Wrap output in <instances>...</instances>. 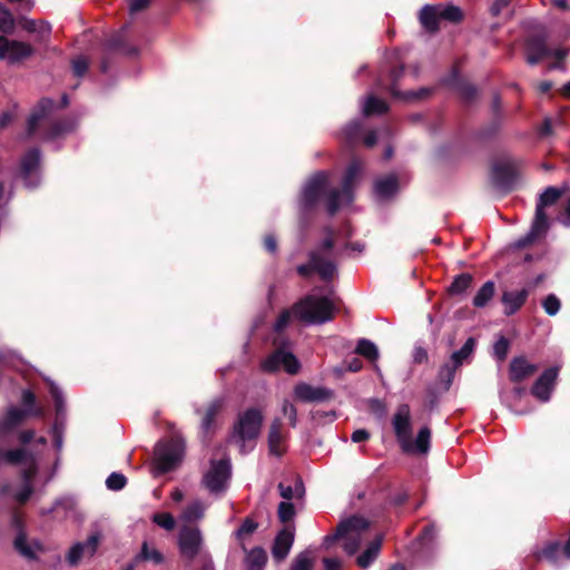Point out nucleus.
<instances>
[{
    "instance_id": "nucleus-39",
    "label": "nucleus",
    "mask_w": 570,
    "mask_h": 570,
    "mask_svg": "<svg viewBox=\"0 0 570 570\" xmlns=\"http://www.w3.org/2000/svg\"><path fill=\"white\" fill-rule=\"evenodd\" d=\"M14 30V18L10 10L0 4V31L11 33Z\"/></svg>"
},
{
    "instance_id": "nucleus-47",
    "label": "nucleus",
    "mask_w": 570,
    "mask_h": 570,
    "mask_svg": "<svg viewBox=\"0 0 570 570\" xmlns=\"http://www.w3.org/2000/svg\"><path fill=\"white\" fill-rule=\"evenodd\" d=\"M106 485L109 490H121L126 485V478L121 473L114 472L107 478Z\"/></svg>"
},
{
    "instance_id": "nucleus-60",
    "label": "nucleus",
    "mask_w": 570,
    "mask_h": 570,
    "mask_svg": "<svg viewBox=\"0 0 570 570\" xmlns=\"http://www.w3.org/2000/svg\"><path fill=\"white\" fill-rule=\"evenodd\" d=\"M264 244L266 249L271 253H274L277 248L276 240L272 235L265 237Z\"/></svg>"
},
{
    "instance_id": "nucleus-59",
    "label": "nucleus",
    "mask_w": 570,
    "mask_h": 570,
    "mask_svg": "<svg viewBox=\"0 0 570 570\" xmlns=\"http://www.w3.org/2000/svg\"><path fill=\"white\" fill-rule=\"evenodd\" d=\"M413 357L415 362L422 363L428 358V353L423 347H415Z\"/></svg>"
},
{
    "instance_id": "nucleus-33",
    "label": "nucleus",
    "mask_w": 570,
    "mask_h": 570,
    "mask_svg": "<svg viewBox=\"0 0 570 570\" xmlns=\"http://www.w3.org/2000/svg\"><path fill=\"white\" fill-rule=\"evenodd\" d=\"M387 110V105L384 100L376 98L374 96H368L363 104V114L365 116L370 115H381Z\"/></svg>"
},
{
    "instance_id": "nucleus-49",
    "label": "nucleus",
    "mask_w": 570,
    "mask_h": 570,
    "mask_svg": "<svg viewBox=\"0 0 570 570\" xmlns=\"http://www.w3.org/2000/svg\"><path fill=\"white\" fill-rule=\"evenodd\" d=\"M282 412L285 416L288 417L289 424L292 426H296L297 411H296L295 405L293 403H291L289 401L285 400L282 405Z\"/></svg>"
},
{
    "instance_id": "nucleus-37",
    "label": "nucleus",
    "mask_w": 570,
    "mask_h": 570,
    "mask_svg": "<svg viewBox=\"0 0 570 570\" xmlns=\"http://www.w3.org/2000/svg\"><path fill=\"white\" fill-rule=\"evenodd\" d=\"M278 489L282 498L285 500L302 498L304 493V487L301 481H296L294 488L284 483H279Z\"/></svg>"
},
{
    "instance_id": "nucleus-23",
    "label": "nucleus",
    "mask_w": 570,
    "mask_h": 570,
    "mask_svg": "<svg viewBox=\"0 0 570 570\" xmlns=\"http://www.w3.org/2000/svg\"><path fill=\"white\" fill-rule=\"evenodd\" d=\"M294 542V529L285 527L276 537L273 546V557L281 561L286 558Z\"/></svg>"
},
{
    "instance_id": "nucleus-27",
    "label": "nucleus",
    "mask_w": 570,
    "mask_h": 570,
    "mask_svg": "<svg viewBox=\"0 0 570 570\" xmlns=\"http://www.w3.org/2000/svg\"><path fill=\"white\" fill-rule=\"evenodd\" d=\"M40 163V154L38 149H32L24 155L21 161L22 174L24 175L26 180L31 179L32 175L38 169ZM29 186H36V181H27Z\"/></svg>"
},
{
    "instance_id": "nucleus-21",
    "label": "nucleus",
    "mask_w": 570,
    "mask_h": 570,
    "mask_svg": "<svg viewBox=\"0 0 570 570\" xmlns=\"http://www.w3.org/2000/svg\"><path fill=\"white\" fill-rule=\"evenodd\" d=\"M286 433L283 430L279 419H275L268 431V448L269 453L281 456L286 451Z\"/></svg>"
},
{
    "instance_id": "nucleus-25",
    "label": "nucleus",
    "mask_w": 570,
    "mask_h": 570,
    "mask_svg": "<svg viewBox=\"0 0 570 570\" xmlns=\"http://www.w3.org/2000/svg\"><path fill=\"white\" fill-rule=\"evenodd\" d=\"M207 509V504L200 500L191 501L181 512L179 519L185 524L189 525V523L197 522L202 520L205 515V511Z\"/></svg>"
},
{
    "instance_id": "nucleus-62",
    "label": "nucleus",
    "mask_w": 570,
    "mask_h": 570,
    "mask_svg": "<svg viewBox=\"0 0 570 570\" xmlns=\"http://www.w3.org/2000/svg\"><path fill=\"white\" fill-rule=\"evenodd\" d=\"M360 129V125L354 122V124H351L347 128H346V136L348 139H354V136L356 135L357 130Z\"/></svg>"
},
{
    "instance_id": "nucleus-30",
    "label": "nucleus",
    "mask_w": 570,
    "mask_h": 570,
    "mask_svg": "<svg viewBox=\"0 0 570 570\" xmlns=\"http://www.w3.org/2000/svg\"><path fill=\"white\" fill-rule=\"evenodd\" d=\"M375 194L379 198L385 199L394 195L397 190V179L395 176L390 175L385 178L379 179L374 186Z\"/></svg>"
},
{
    "instance_id": "nucleus-61",
    "label": "nucleus",
    "mask_w": 570,
    "mask_h": 570,
    "mask_svg": "<svg viewBox=\"0 0 570 570\" xmlns=\"http://www.w3.org/2000/svg\"><path fill=\"white\" fill-rule=\"evenodd\" d=\"M376 140H377V137H376V132L375 131H370L366 134V136L364 137V144L367 146V147H372L376 144Z\"/></svg>"
},
{
    "instance_id": "nucleus-53",
    "label": "nucleus",
    "mask_w": 570,
    "mask_h": 570,
    "mask_svg": "<svg viewBox=\"0 0 570 570\" xmlns=\"http://www.w3.org/2000/svg\"><path fill=\"white\" fill-rule=\"evenodd\" d=\"M16 548L24 556H31V551L26 546V538L22 533H19L18 537L14 540Z\"/></svg>"
},
{
    "instance_id": "nucleus-3",
    "label": "nucleus",
    "mask_w": 570,
    "mask_h": 570,
    "mask_svg": "<svg viewBox=\"0 0 570 570\" xmlns=\"http://www.w3.org/2000/svg\"><path fill=\"white\" fill-rule=\"evenodd\" d=\"M334 302L327 297L309 295L297 303L292 311L283 312L275 323V330L282 331L287 326L292 314L306 323H325L333 318Z\"/></svg>"
},
{
    "instance_id": "nucleus-58",
    "label": "nucleus",
    "mask_w": 570,
    "mask_h": 570,
    "mask_svg": "<svg viewBox=\"0 0 570 570\" xmlns=\"http://www.w3.org/2000/svg\"><path fill=\"white\" fill-rule=\"evenodd\" d=\"M255 528H256V525L252 521L247 520L239 528L238 535L249 534L255 530Z\"/></svg>"
},
{
    "instance_id": "nucleus-9",
    "label": "nucleus",
    "mask_w": 570,
    "mask_h": 570,
    "mask_svg": "<svg viewBox=\"0 0 570 570\" xmlns=\"http://www.w3.org/2000/svg\"><path fill=\"white\" fill-rule=\"evenodd\" d=\"M563 194L562 189L548 187L540 196L537 205L535 217L529 235L520 242V246L531 243L533 239L542 235L548 228V219L543 212L546 206L554 204Z\"/></svg>"
},
{
    "instance_id": "nucleus-6",
    "label": "nucleus",
    "mask_w": 570,
    "mask_h": 570,
    "mask_svg": "<svg viewBox=\"0 0 570 570\" xmlns=\"http://www.w3.org/2000/svg\"><path fill=\"white\" fill-rule=\"evenodd\" d=\"M52 101L49 99H42L28 120V132L33 135L39 128L48 126V131L45 134V138H57L66 132H69L73 128V124L70 121L50 124L48 125V114L52 108Z\"/></svg>"
},
{
    "instance_id": "nucleus-41",
    "label": "nucleus",
    "mask_w": 570,
    "mask_h": 570,
    "mask_svg": "<svg viewBox=\"0 0 570 570\" xmlns=\"http://www.w3.org/2000/svg\"><path fill=\"white\" fill-rule=\"evenodd\" d=\"M561 554H563V547L559 542H551L542 549L540 557L557 562Z\"/></svg>"
},
{
    "instance_id": "nucleus-14",
    "label": "nucleus",
    "mask_w": 570,
    "mask_h": 570,
    "mask_svg": "<svg viewBox=\"0 0 570 570\" xmlns=\"http://www.w3.org/2000/svg\"><path fill=\"white\" fill-rule=\"evenodd\" d=\"M32 52L33 49L29 43L0 36V60L14 63L30 57Z\"/></svg>"
},
{
    "instance_id": "nucleus-8",
    "label": "nucleus",
    "mask_w": 570,
    "mask_h": 570,
    "mask_svg": "<svg viewBox=\"0 0 570 570\" xmlns=\"http://www.w3.org/2000/svg\"><path fill=\"white\" fill-rule=\"evenodd\" d=\"M184 449V441L178 436L160 442L155 451L157 470L164 473L175 469L183 460Z\"/></svg>"
},
{
    "instance_id": "nucleus-64",
    "label": "nucleus",
    "mask_w": 570,
    "mask_h": 570,
    "mask_svg": "<svg viewBox=\"0 0 570 570\" xmlns=\"http://www.w3.org/2000/svg\"><path fill=\"white\" fill-rule=\"evenodd\" d=\"M33 438V432L32 431H24L20 434V441L26 444V443H29Z\"/></svg>"
},
{
    "instance_id": "nucleus-51",
    "label": "nucleus",
    "mask_w": 570,
    "mask_h": 570,
    "mask_svg": "<svg viewBox=\"0 0 570 570\" xmlns=\"http://www.w3.org/2000/svg\"><path fill=\"white\" fill-rule=\"evenodd\" d=\"M509 348V343L504 337H501L495 344H494V354L503 360L507 356Z\"/></svg>"
},
{
    "instance_id": "nucleus-43",
    "label": "nucleus",
    "mask_w": 570,
    "mask_h": 570,
    "mask_svg": "<svg viewBox=\"0 0 570 570\" xmlns=\"http://www.w3.org/2000/svg\"><path fill=\"white\" fill-rule=\"evenodd\" d=\"M472 283V277L469 274L458 276L450 286V293L458 295L465 292Z\"/></svg>"
},
{
    "instance_id": "nucleus-4",
    "label": "nucleus",
    "mask_w": 570,
    "mask_h": 570,
    "mask_svg": "<svg viewBox=\"0 0 570 570\" xmlns=\"http://www.w3.org/2000/svg\"><path fill=\"white\" fill-rule=\"evenodd\" d=\"M263 420V412L257 407H250L239 413L234 423L229 442L237 445L242 453L253 450L261 433Z\"/></svg>"
},
{
    "instance_id": "nucleus-46",
    "label": "nucleus",
    "mask_w": 570,
    "mask_h": 570,
    "mask_svg": "<svg viewBox=\"0 0 570 570\" xmlns=\"http://www.w3.org/2000/svg\"><path fill=\"white\" fill-rule=\"evenodd\" d=\"M542 305L546 313L550 316H553L559 312L561 303L556 295L550 294L544 298Z\"/></svg>"
},
{
    "instance_id": "nucleus-56",
    "label": "nucleus",
    "mask_w": 570,
    "mask_h": 570,
    "mask_svg": "<svg viewBox=\"0 0 570 570\" xmlns=\"http://www.w3.org/2000/svg\"><path fill=\"white\" fill-rule=\"evenodd\" d=\"M324 566L325 570H340L342 567V562L336 558H325Z\"/></svg>"
},
{
    "instance_id": "nucleus-13",
    "label": "nucleus",
    "mask_w": 570,
    "mask_h": 570,
    "mask_svg": "<svg viewBox=\"0 0 570 570\" xmlns=\"http://www.w3.org/2000/svg\"><path fill=\"white\" fill-rule=\"evenodd\" d=\"M229 476L230 463L228 460L213 461L204 476V483L210 492H219L225 489Z\"/></svg>"
},
{
    "instance_id": "nucleus-7",
    "label": "nucleus",
    "mask_w": 570,
    "mask_h": 570,
    "mask_svg": "<svg viewBox=\"0 0 570 570\" xmlns=\"http://www.w3.org/2000/svg\"><path fill=\"white\" fill-rule=\"evenodd\" d=\"M332 239H325L322 247L312 253L309 264L301 265L297 271L301 275L306 276L311 271H315L324 281H330L335 276L336 267L331 259Z\"/></svg>"
},
{
    "instance_id": "nucleus-22",
    "label": "nucleus",
    "mask_w": 570,
    "mask_h": 570,
    "mask_svg": "<svg viewBox=\"0 0 570 570\" xmlns=\"http://www.w3.org/2000/svg\"><path fill=\"white\" fill-rule=\"evenodd\" d=\"M538 370V366L530 363L525 357H514L509 367V377L512 382H522L531 377Z\"/></svg>"
},
{
    "instance_id": "nucleus-15",
    "label": "nucleus",
    "mask_w": 570,
    "mask_h": 570,
    "mask_svg": "<svg viewBox=\"0 0 570 570\" xmlns=\"http://www.w3.org/2000/svg\"><path fill=\"white\" fill-rule=\"evenodd\" d=\"M567 50L562 48L549 49L542 40H530L527 43V61L530 65H535L539 61L553 57L561 61L567 56Z\"/></svg>"
},
{
    "instance_id": "nucleus-52",
    "label": "nucleus",
    "mask_w": 570,
    "mask_h": 570,
    "mask_svg": "<svg viewBox=\"0 0 570 570\" xmlns=\"http://www.w3.org/2000/svg\"><path fill=\"white\" fill-rule=\"evenodd\" d=\"M72 69L76 76H82L88 69V62L86 58L78 57L77 59H75L72 62Z\"/></svg>"
},
{
    "instance_id": "nucleus-40",
    "label": "nucleus",
    "mask_w": 570,
    "mask_h": 570,
    "mask_svg": "<svg viewBox=\"0 0 570 570\" xmlns=\"http://www.w3.org/2000/svg\"><path fill=\"white\" fill-rule=\"evenodd\" d=\"M21 26L28 32H39L42 38L50 33V27L42 21L24 19Z\"/></svg>"
},
{
    "instance_id": "nucleus-24",
    "label": "nucleus",
    "mask_w": 570,
    "mask_h": 570,
    "mask_svg": "<svg viewBox=\"0 0 570 570\" xmlns=\"http://www.w3.org/2000/svg\"><path fill=\"white\" fill-rule=\"evenodd\" d=\"M527 297V289L503 293L502 303L504 305L505 314L511 315L517 312L524 304Z\"/></svg>"
},
{
    "instance_id": "nucleus-31",
    "label": "nucleus",
    "mask_w": 570,
    "mask_h": 570,
    "mask_svg": "<svg viewBox=\"0 0 570 570\" xmlns=\"http://www.w3.org/2000/svg\"><path fill=\"white\" fill-rule=\"evenodd\" d=\"M266 553L261 548H254L247 552L245 563L247 570H263L266 563Z\"/></svg>"
},
{
    "instance_id": "nucleus-5",
    "label": "nucleus",
    "mask_w": 570,
    "mask_h": 570,
    "mask_svg": "<svg viewBox=\"0 0 570 570\" xmlns=\"http://www.w3.org/2000/svg\"><path fill=\"white\" fill-rule=\"evenodd\" d=\"M367 528L368 523L365 519L353 517L342 522L333 537L325 538V546L330 547L332 541H338L347 554H354L358 550Z\"/></svg>"
},
{
    "instance_id": "nucleus-34",
    "label": "nucleus",
    "mask_w": 570,
    "mask_h": 570,
    "mask_svg": "<svg viewBox=\"0 0 570 570\" xmlns=\"http://www.w3.org/2000/svg\"><path fill=\"white\" fill-rule=\"evenodd\" d=\"M223 409V401L215 400L213 401L206 409V412L203 417L202 426L204 431L208 432L210 430L212 423L214 422L215 416Z\"/></svg>"
},
{
    "instance_id": "nucleus-35",
    "label": "nucleus",
    "mask_w": 570,
    "mask_h": 570,
    "mask_svg": "<svg viewBox=\"0 0 570 570\" xmlns=\"http://www.w3.org/2000/svg\"><path fill=\"white\" fill-rule=\"evenodd\" d=\"M223 409V401L215 400L213 401L206 409V412L203 417L202 426L204 431L208 432L210 430L212 423L214 422L215 416Z\"/></svg>"
},
{
    "instance_id": "nucleus-16",
    "label": "nucleus",
    "mask_w": 570,
    "mask_h": 570,
    "mask_svg": "<svg viewBox=\"0 0 570 570\" xmlns=\"http://www.w3.org/2000/svg\"><path fill=\"white\" fill-rule=\"evenodd\" d=\"M411 413L407 405H401L393 417V428L402 449H410Z\"/></svg>"
},
{
    "instance_id": "nucleus-1",
    "label": "nucleus",
    "mask_w": 570,
    "mask_h": 570,
    "mask_svg": "<svg viewBox=\"0 0 570 570\" xmlns=\"http://www.w3.org/2000/svg\"><path fill=\"white\" fill-rule=\"evenodd\" d=\"M362 171L360 160H353L344 176L342 190L328 189V176L325 173H317L305 185L303 190V202L306 206L313 205L322 195L326 196L327 209L334 214L342 205L348 204L353 199L352 188L358 175Z\"/></svg>"
},
{
    "instance_id": "nucleus-2",
    "label": "nucleus",
    "mask_w": 570,
    "mask_h": 570,
    "mask_svg": "<svg viewBox=\"0 0 570 570\" xmlns=\"http://www.w3.org/2000/svg\"><path fill=\"white\" fill-rule=\"evenodd\" d=\"M0 460L21 466V480L19 484L6 488L3 492L9 494L16 502L20 504L26 503L33 493L36 484L41 479L35 456L27 453L24 450H0Z\"/></svg>"
},
{
    "instance_id": "nucleus-44",
    "label": "nucleus",
    "mask_w": 570,
    "mask_h": 570,
    "mask_svg": "<svg viewBox=\"0 0 570 570\" xmlns=\"http://www.w3.org/2000/svg\"><path fill=\"white\" fill-rule=\"evenodd\" d=\"M153 521L160 528L170 531L175 528V519L170 513L161 512L153 517Z\"/></svg>"
},
{
    "instance_id": "nucleus-20",
    "label": "nucleus",
    "mask_w": 570,
    "mask_h": 570,
    "mask_svg": "<svg viewBox=\"0 0 570 570\" xmlns=\"http://www.w3.org/2000/svg\"><path fill=\"white\" fill-rule=\"evenodd\" d=\"M100 543V534L96 533L88 538L85 543H77L72 546L67 554L69 564L76 566L83 556H94Z\"/></svg>"
},
{
    "instance_id": "nucleus-36",
    "label": "nucleus",
    "mask_w": 570,
    "mask_h": 570,
    "mask_svg": "<svg viewBox=\"0 0 570 570\" xmlns=\"http://www.w3.org/2000/svg\"><path fill=\"white\" fill-rule=\"evenodd\" d=\"M356 353L366 357L370 361H375L379 357V350L376 345L365 338L358 341L356 346Z\"/></svg>"
},
{
    "instance_id": "nucleus-17",
    "label": "nucleus",
    "mask_w": 570,
    "mask_h": 570,
    "mask_svg": "<svg viewBox=\"0 0 570 570\" xmlns=\"http://www.w3.org/2000/svg\"><path fill=\"white\" fill-rule=\"evenodd\" d=\"M294 396L301 402H324L333 396L331 390L301 382L294 387Z\"/></svg>"
},
{
    "instance_id": "nucleus-11",
    "label": "nucleus",
    "mask_w": 570,
    "mask_h": 570,
    "mask_svg": "<svg viewBox=\"0 0 570 570\" xmlns=\"http://www.w3.org/2000/svg\"><path fill=\"white\" fill-rule=\"evenodd\" d=\"M177 543L180 556L191 561L203 549L204 538L202 531L197 527L184 524L179 529Z\"/></svg>"
},
{
    "instance_id": "nucleus-38",
    "label": "nucleus",
    "mask_w": 570,
    "mask_h": 570,
    "mask_svg": "<svg viewBox=\"0 0 570 570\" xmlns=\"http://www.w3.org/2000/svg\"><path fill=\"white\" fill-rule=\"evenodd\" d=\"M138 559L159 564L163 562L164 557L156 548L150 547L147 542H144Z\"/></svg>"
},
{
    "instance_id": "nucleus-48",
    "label": "nucleus",
    "mask_w": 570,
    "mask_h": 570,
    "mask_svg": "<svg viewBox=\"0 0 570 570\" xmlns=\"http://www.w3.org/2000/svg\"><path fill=\"white\" fill-rule=\"evenodd\" d=\"M295 514V510L292 503L289 502H281L278 505V518L279 520L285 523L293 519Z\"/></svg>"
},
{
    "instance_id": "nucleus-50",
    "label": "nucleus",
    "mask_w": 570,
    "mask_h": 570,
    "mask_svg": "<svg viewBox=\"0 0 570 570\" xmlns=\"http://www.w3.org/2000/svg\"><path fill=\"white\" fill-rule=\"evenodd\" d=\"M49 389H50V394L53 397L55 403H56V412H57V420H58L62 413V406H63L62 395H61V392L58 389V386H56L53 383H50Z\"/></svg>"
},
{
    "instance_id": "nucleus-63",
    "label": "nucleus",
    "mask_w": 570,
    "mask_h": 570,
    "mask_svg": "<svg viewBox=\"0 0 570 570\" xmlns=\"http://www.w3.org/2000/svg\"><path fill=\"white\" fill-rule=\"evenodd\" d=\"M552 132V122L550 119H546L543 125H542V128H541V134L542 135H550Z\"/></svg>"
},
{
    "instance_id": "nucleus-32",
    "label": "nucleus",
    "mask_w": 570,
    "mask_h": 570,
    "mask_svg": "<svg viewBox=\"0 0 570 570\" xmlns=\"http://www.w3.org/2000/svg\"><path fill=\"white\" fill-rule=\"evenodd\" d=\"M495 291L494 283L489 281L482 285L473 298L475 307H484L493 297Z\"/></svg>"
},
{
    "instance_id": "nucleus-19",
    "label": "nucleus",
    "mask_w": 570,
    "mask_h": 570,
    "mask_svg": "<svg viewBox=\"0 0 570 570\" xmlns=\"http://www.w3.org/2000/svg\"><path fill=\"white\" fill-rule=\"evenodd\" d=\"M475 347V341L474 338L470 337L466 340L464 345L461 347V350L454 352L451 355V362L449 364H445L441 368V375L443 377H446L449 381L452 379L455 370L461 366L462 362L466 360L473 352Z\"/></svg>"
},
{
    "instance_id": "nucleus-42",
    "label": "nucleus",
    "mask_w": 570,
    "mask_h": 570,
    "mask_svg": "<svg viewBox=\"0 0 570 570\" xmlns=\"http://www.w3.org/2000/svg\"><path fill=\"white\" fill-rule=\"evenodd\" d=\"M314 563V558L311 554V552L305 551L299 553L295 560L293 561V564L291 567V570H312Z\"/></svg>"
},
{
    "instance_id": "nucleus-45",
    "label": "nucleus",
    "mask_w": 570,
    "mask_h": 570,
    "mask_svg": "<svg viewBox=\"0 0 570 570\" xmlns=\"http://www.w3.org/2000/svg\"><path fill=\"white\" fill-rule=\"evenodd\" d=\"M441 19L449 20L452 22L459 21L462 18L461 10L458 7H438Z\"/></svg>"
},
{
    "instance_id": "nucleus-57",
    "label": "nucleus",
    "mask_w": 570,
    "mask_h": 570,
    "mask_svg": "<svg viewBox=\"0 0 570 570\" xmlns=\"http://www.w3.org/2000/svg\"><path fill=\"white\" fill-rule=\"evenodd\" d=\"M370 433L366 430H356L353 432L351 439L355 443L364 442L368 440Z\"/></svg>"
},
{
    "instance_id": "nucleus-12",
    "label": "nucleus",
    "mask_w": 570,
    "mask_h": 570,
    "mask_svg": "<svg viewBox=\"0 0 570 570\" xmlns=\"http://www.w3.org/2000/svg\"><path fill=\"white\" fill-rule=\"evenodd\" d=\"M265 372H276L283 368L288 374H296L301 368V363L295 355L284 348H278L268 355L262 363Z\"/></svg>"
},
{
    "instance_id": "nucleus-54",
    "label": "nucleus",
    "mask_w": 570,
    "mask_h": 570,
    "mask_svg": "<svg viewBox=\"0 0 570 570\" xmlns=\"http://www.w3.org/2000/svg\"><path fill=\"white\" fill-rule=\"evenodd\" d=\"M511 0H494L491 12L493 16L500 14L510 4Z\"/></svg>"
},
{
    "instance_id": "nucleus-55",
    "label": "nucleus",
    "mask_w": 570,
    "mask_h": 570,
    "mask_svg": "<svg viewBox=\"0 0 570 570\" xmlns=\"http://www.w3.org/2000/svg\"><path fill=\"white\" fill-rule=\"evenodd\" d=\"M150 0H130V12H138L149 4Z\"/></svg>"
},
{
    "instance_id": "nucleus-26",
    "label": "nucleus",
    "mask_w": 570,
    "mask_h": 570,
    "mask_svg": "<svg viewBox=\"0 0 570 570\" xmlns=\"http://www.w3.org/2000/svg\"><path fill=\"white\" fill-rule=\"evenodd\" d=\"M431 431L424 426L419 431L415 440L410 436V449H403L407 453L425 454L430 449Z\"/></svg>"
},
{
    "instance_id": "nucleus-28",
    "label": "nucleus",
    "mask_w": 570,
    "mask_h": 570,
    "mask_svg": "<svg viewBox=\"0 0 570 570\" xmlns=\"http://www.w3.org/2000/svg\"><path fill=\"white\" fill-rule=\"evenodd\" d=\"M383 538L376 537L366 548V550L357 557L356 563L360 568L366 569L379 556Z\"/></svg>"
},
{
    "instance_id": "nucleus-18",
    "label": "nucleus",
    "mask_w": 570,
    "mask_h": 570,
    "mask_svg": "<svg viewBox=\"0 0 570 570\" xmlns=\"http://www.w3.org/2000/svg\"><path fill=\"white\" fill-rule=\"evenodd\" d=\"M557 377V367H551L544 371L535 381L532 387V394L543 402L548 401L550 399Z\"/></svg>"
},
{
    "instance_id": "nucleus-10",
    "label": "nucleus",
    "mask_w": 570,
    "mask_h": 570,
    "mask_svg": "<svg viewBox=\"0 0 570 570\" xmlns=\"http://www.w3.org/2000/svg\"><path fill=\"white\" fill-rule=\"evenodd\" d=\"M22 403L26 410L11 407L6 415L0 419V436L8 433L11 429L18 425L27 415H41L42 409L35 407V395L30 391H24L22 394Z\"/></svg>"
},
{
    "instance_id": "nucleus-29",
    "label": "nucleus",
    "mask_w": 570,
    "mask_h": 570,
    "mask_svg": "<svg viewBox=\"0 0 570 570\" xmlns=\"http://www.w3.org/2000/svg\"><path fill=\"white\" fill-rule=\"evenodd\" d=\"M420 20H421L422 26L426 30L436 31L439 29L440 20H442V19L439 14L438 7L425 6L421 10Z\"/></svg>"
}]
</instances>
